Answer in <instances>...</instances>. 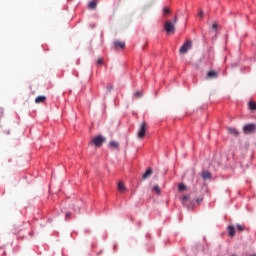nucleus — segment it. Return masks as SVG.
I'll use <instances>...</instances> for the list:
<instances>
[{
  "mask_svg": "<svg viewBox=\"0 0 256 256\" xmlns=\"http://www.w3.org/2000/svg\"><path fill=\"white\" fill-rule=\"evenodd\" d=\"M193 47V42L191 40H187L179 49L180 55H185L190 49Z\"/></svg>",
  "mask_w": 256,
  "mask_h": 256,
  "instance_id": "nucleus-1",
  "label": "nucleus"
},
{
  "mask_svg": "<svg viewBox=\"0 0 256 256\" xmlns=\"http://www.w3.org/2000/svg\"><path fill=\"white\" fill-rule=\"evenodd\" d=\"M107 139L103 137L102 135H98L94 139L91 140V143L95 145V147H101Z\"/></svg>",
  "mask_w": 256,
  "mask_h": 256,
  "instance_id": "nucleus-2",
  "label": "nucleus"
},
{
  "mask_svg": "<svg viewBox=\"0 0 256 256\" xmlns=\"http://www.w3.org/2000/svg\"><path fill=\"white\" fill-rule=\"evenodd\" d=\"M256 131V124H246L244 127H243V133L244 135H251V133H255Z\"/></svg>",
  "mask_w": 256,
  "mask_h": 256,
  "instance_id": "nucleus-3",
  "label": "nucleus"
},
{
  "mask_svg": "<svg viewBox=\"0 0 256 256\" xmlns=\"http://www.w3.org/2000/svg\"><path fill=\"white\" fill-rule=\"evenodd\" d=\"M147 131V122H142L138 130V138L143 139L145 137V132Z\"/></svg>",
  "mask_w": 256,
  "mask_h": 256,
  "instance_id": "nucleus-4",
  "label": "nucleus"
},
{
  "mask_svg": "<svg viewBox=\"0 0 256 256\" xmlns=\"http://www.w3.org/2000/svg\"><path fill=\"white\" fill-rule=\"evenodd\" d=\"M164 29L167 33H175V24L171 21H166L164 25Z\"/></svg>",
  "mask_w": 256,
  "mask_h": 256,
  "instance_id": "nucleus-5",
  "label": "nucleus"
},
{
  "mask_svg": "<svg viewBox=\"0 0 256 256\" xmlns=\"http://www.w3.org/2000/svg\"><path fill=\"white\" fill-rule=\"evenodd\" d=\"M218 76L219 74L213 70L207 73V79H217Z\"/></svg>",
  "mask_w": 256,
  "mask_h": 256,
  "instance_id": "nucleus-6",
  "label": "nucleus"
},
{
  "mask_svg": "<svg viewBox=\"0 0 256 256\" xmlns=\"http://www.w3.org/2000/svg\"><path fill=\"white\" fill-rule=\"evenodd\" d=\"M114 46L116 48L125 49V42H121L119 40L114 41Z\"/></svg>",
  "mask_w": 256,
  "mask_h": 256,
  "instance_id": "nucleus-7",
  "label": "nucleus"
},
{
  "mask_svg": "<svg viewBox=\"0 0 256 256\" xmlns=\"http://www.w3.org/2000/svg\"><path fill=\"white\" fill-rule=\"evenodd\" d=\"M228 133H230V135H234V137H239V130L235 129V128H228Z\"/></svg>",
  "mask_w": 256,
  "mask_h": 256,
  "instance_id": "nucleus-8",
  "label": "nucleus"
},
{
  "mask_svg": "<svg viewBox=\"0 0 256 256\" xmlns=\"http://www.w3.org/2000/svg\"><path fill=\"white\" fill-rule=\"evenodd\" d=\"M153 175V169L149 168L143 175L142 179H149Z\"/></svg>",
  "mask_w": 256,
  "mask_h": 256,
  "instance_id": "nucleus-9",
  "label": "nucleus"
},
{
  "mask_svg": "<svg viewBox=\"0 0 256 256\" xmlns=\"http://www.w3.org/2000/svg\"><path fill=\"white\" fill-rule=\"evenodd\" d=\"M45 101H47V97H45V96H37L35 98V103H37V104L45 103Z\"/></svg>",
  "mask_w": 256,
  "mask_h": 256,
  "instance_id": "nucleus-10",
  "label": "nucleus"
},
{
  "mask_svg": "<svg viewBox=\"0 0 256 256\" xmlns=\"http://www.w3.org/2000/svg\"><path fill=\"white\" fill-rule=\"evenodd\" d=\"M108 145L110 149H119V142L117 141H110Z\"/></svg>",
  "mask_w": 256,
  "mask_h": 256,
  "instance_id": "nucleus-11",
  "label": "nucleus"
},
{
  "mask_svg": "<svg viewBox=\"0 0 256 256\" xmlns=\"http://www.w3.org/2000/svg\"><path fill=\"white\" fill-rule=\"evenodd\" d=\"M228 233L230 237H235V226H228Z\"/></svg>",
  "mask_w": 256,
  "mask_h": 256,
  "instance_id": "nucleus-12",
  "label": "nucleus"
},
{
  "mask_svg": "<svg viewBox=\"0 0 256 256\" xmlns=\"http://www.w3.org/2000/svg\"><path fill=\"white\" fill-rule=\"evenodd\" d=\"M201 177H202L204 180L211 179V174H210L209 171H204V172H202Z\"/></svg>",
  "mask_w": 256,
  "mask_h": 256,
  "instance_id": "nucleus-13",
  "label": "nucleus"
},
{
  "mask_svg": "<svg viewBox=\"0 0 256 256\" xmlns=\"http://www.w3.org/2000/svg\"><path fill=\"white\" fill-rule=\"evenodd\" d=\"M118 191H120L121 193H124V191H126L125 183L123 182L118 183Z\"/></svg>",
  "mask_w": 256,
  "mask_h": 256,
  "instance_id": "nucleus-14",
  "label": "nucleus"
},
{
  "mask_svg": "<svg viewBox=\"0 0 256 256\" xmlns=\"http://www.w3.org/2000/svg\"><path fill=\"white\" fill-rule=\"evenodd\" d=\"M88 7H89V9H92V10L97 9V2L91 1L89 3Z\"/></svg>",
  "mask_w": 256,
  "mask_h": 256,
  "instance_id": "nucleus-15",
  "label": "nucleus"
},
{
  "mask_svg": "<svg viewBox=\"0 0 256 256\" xmlns=\"http://www.w3.org/2000/svg\"><path fill=\"white\" fill-rule=\"evenodd\" d=\"M249 109H251V111H256V103H255V101H250L249 102Z\"/></svg>",
  "mask_w": 256,
  "mask_h": 256,
  "instance_id": "nucleus-16",
  "label": "nucleus"
},
{
  "mask_svg": "<svg viewBox=\"0 0 256 256\" xmlns=\"http://www.w3.org/2000/svg\"><path fill=\"white\" fill-rule=\"evenodd\" d=\"M152 191H155V193H157V195L161 194V188H159L158 185H155L152 189Z\"/></svg>",
  "mask_w": 256,
  "mask_h": 256,
  "instance_id": "nucleus-17",
  "label": "nucleus"
},
{
  "mask_svg": "<svg viewBox=\"0 0 256 256\" xmlns=\"http://www.w3.org/2000/svg\"><path fill=\"white\" fill-rule=\"evenodd\" d=\"M178 189H179V191H185V189H187V186H185V184H183V183H180L178 185Z\"/></svg>",
  "mask_w": 256,
  "mask_h": 256,
  "instance_id": "nucleus-18",
  "label": "nucleus"
},
{
  "mask_svg": "<svg viewBox=\"0 0 256 256\" xmlns=\"http://www.w3.org/2000/svg\"><path fill=\"white\" fill-rule=\"evenodd\" d=\"M237 229H238L239 233H243V231H245V226L238 224Z\"/></svg>",
  "mask_w": 256,
  "mask_h": 256,
  "instance_id": "nucleus-19",
  "label": "nucleus"
},
{
  "mask_svg": "<svg viewBox=\"0 0 256 256\" xmlns=\"http://www.w3.org/2000/svg\"><path fill=\"white\" fill-rule=\"evenodd\" d=\"M134 97H135L136 99H139V97H143V93L140 92V91H138V92H136V93L134 94Z\"/></svg>",
  "mask_w": 256,
  "mask_h": 256,
  "instance_id": "nucleus-20",
  "label": "nucleus"
},
{
  "mask_svg": "<svg viewBox=\"0 0 256 256\" xmlns=\"http://www.w3.org/2000/svg\"><path fill=\"white\" fill-rule=\"evenodd\" d=\"M188 201H189V196H183L182 198L183 205H185V203H187Z\"/></svg>",
  "mask_w": 256,
  "mask_h": 256,
  "instance_id": "nucleus-21",
  "label": "nucleus"
},
{
  "mask_svg": "<svg viewBox=\"0 0 256 256\" xmlns=\"http://www.w3.org/2000/svg\"><path fill=\"white\" fill-rule=\"evenodd\" d=\"M198 16L200 19H203V17H205V13L203 12V10L199 11Z\"/></svg>",
  "mask_w": 256,
  "mask_h": 256,
  "instance_id": "nucleus-22",
  "label": "nucleus"
},
{
  "mask_svg": "<svg viewBox=\"0 0 256 256\" xmlns=\"http://www.w3.org/2000/svg\"><path fill=\"white\" fill-rule=\"evenodd\" d=\"M74 209H78V211H81V206L79 205V202H77V204H74Z\"/></svg>",
  "mask_w": 256,
  "mask_h": 256,
  "instance_id": "nucleus-23",
  "label": "nucleus"
},
{
  "mask_svg": "<svg viewBox=\"0 0 256 256\" xmlns=\"http://www.w3.org/2000/svg\"><path fill=\"white\" fill-rule=\"evenodd\" d=\"M163 11H164V14L169 15V13H171V10L168 7H165Z\"/></svg>",
  "mask_w": 256,
  "mask_h": 256,
  "instance_id": "nucleus-24",
  "label": "nucleus"
},
{
  "mask_svg": "<svg viewBox=\"0 0 256 256\" xmlns=\"http://www.w3.org/2000/svg\"><path fill=\"white\" fill-rule=\"evenodd\" d=\"M97 63L98 65H103V59L102 58L98 59Z\"/></svg>",
  "mask_w": 256,
  "mask_h": 256,
  "instance_id": "nucleus-25",
  "label": "nucleus"
},
{
  "mask_svg": "<svg viewBox=\"0 0 256 256\" xmlns=\"http://www.w3.org/2000/svg\"><path fill=\"white\" fill-rule=\"evenodd\" d=\"M212 29H214L215 31H217V23H214V24L212 25Z\"/></svg>",
  "mask_w": 256,
  "mask_h": 256,
  "instance_id": "nucleus-26",
  "label": "nucleus"
},
{
  "mask_svg": "<svg viewBox=\"0 0 256 256\" xmlns=\"http://www.w3.org/2000/svg\"><path fill=\"white\" fill-rule=\"evenodd\" d=\"M174 25H177V16L174 17V20L172 22Z\"/></svg>",
  "mask_w": 256,
  "mask_h": 256,
  "instance_id": "nucleus-27",
  "label": "nucleus"
},
{
  "mask_svg": "<svg viewBox=\"0 0 256 256\" xmlns=\"http://www.w3.org/2000/svg\"><path fill=\"white\" fill-rule=\"evenodd\" d=\"M67 217H71V213H69V212L66 213V218H67Z\"/></svg>",
  "mask_w": 256,
  "mask_h": 256,
  "instance_id": "nucleus-28",
  "label": "nucleus"
}]
</instances>
